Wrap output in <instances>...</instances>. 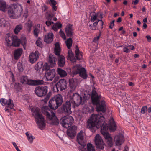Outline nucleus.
<instances>
[{"instance_id": "32", "label": "nucleus", "mask_w": 151, "mask_h": 151, "mask_svg": "<svg viewBox=\"0 0 151 151\" xmlns=\"http://www.w3.org/2000/svg\"><path fill=\"white\" fill-rule=\"evenodd\" d=\"M57 72L61 77H65L67 75V73L65 71L59 68H58Z\"/></svg>"}, {"instance_id": "19", "label": "nucleus", "mask_w": 151, "mask_h": 151, "mask_svg": "<svg viewBox=\"0 0 151 151\" xmlns=\"http://www.w3.org/2000/svg\"><path fill=\"white\" fill-rule=\"evenodd\" d=\"M77 129L76 126H73L69 129H67V134L68 136L72 138H73L76 136Z\"/></svg>"}, {"instance_id": "37", "label": "nucleus", "mask_w": 151, "mask_h": 151, "mask_svg": "<svg viewBox=\"0 0 151 151\" xmlns=\"http://www.w3.org/2000/svg\"><path fill=\"white\" fill-rule=\"evenodd\" d=\"M72 40L71 38L70 37L65 41V43L67 48L68 49L70 48L72 44Z\"/></svg>"}, {"instance_id": "58", "label": "nucleus", "mask_w": 151, "mask_h": 151, "mask_svg": "<svg viewBox=\"0 0 151 151\" xmlns=\"http://www.w3.org/2000/svg\"><path fill=\"white\" fill-rule=\"evenodd\" d=\"M51 4L52 5H55L56 2L55 0H50Z\"/></svg>"}, {"instance_id": "48", "label": "nucleus", "mask_w": 151, "mask_h": 151, "mask_svg": "<svg viewBox=\"0 0 151 151\" xmlns=\"http://www.w3.org/2000/svg\"><path fill=\"white\" fill-rule=\"evenodd\" d=\"M147 109L146 106H143L141 109V112L142 114H144L146 112L147 110Z\"/></svg>"}, {"instance_id": "17", "label": "nucleus", "mask_w": 151, "mask_h": 151, "mask_svg": "<svg viewBox=\"0 0 151 151\" xmlns=\"http://www.w3.org/2000/svg\"><path fill=\"white\" fill-rule=\"evenodd\" d=\"M96 106L97 111H101L104 114L105 112L106 109V106L105 101L104 100H101L99 104ZM101 113V112H99L98 113Z\"/></svg>"}, {"instance_id": "15", "label": "nucleus", "mask_w": 151, "mask_h": 151, "mask_svg": "<svg viewBox=\"0 0 151 151\" xmlns=\"http://www.w3.org/2000/svg\"><path fill=\"white\" fill-rule=\"evenodd\" d=\"M85 133L82 131H81L78 134L77 138L78 143L83 147L85 146L86 145L85 140L84 139Z\"/></svg>"}, {"instance_id": "22", "label": "nucleus", "mask_w": 151, "mask_h": 151, "mask_svg": "<svg viewBox=\"0 0 151 151\" xmlns=\"http://www.w3.org/2000/svg\"><path fill=\"white\" fill-rule=\"evenodd\" d=\"M52 98L59 106L62 104L63 101V99L61 95L58 94Z\"/></svg>"}, {"instance_id": "60", "label": "nucleus", "mask_w": 151, "mask_h": 151, "mask_svg": "<svg viewBox=\"0 0 151 151\" xmlns=\"http://www.w3.org/2000/svg\"><path fill=\"white\" fill-rule=\"evenodd\" d=\"M146 37L147 39L148 42H150L151 41V37L150 36L147 35L146 36Z\"/></svg>"}, {"instance_id": "41", "label": "nucleus", "mask_w": 151, "mask_h": 151, "mask_svg": "<svg viewBox=\"0 0 151 151\" xmlns=\"http://www.w3.org/2000/svg\"><path fill=\"white\" fill-rule=\"evenodd\" d=\"M26 136L27 137V139L30 143H32L33 142V139H35V137L32 134L29 135L27 132L25 134Z\"/></svg>"}, {"instance_id": "9", "label": "nucleus", "mask_w": 151, "mask_h": 151, "mask_svg": "<svg viewBox=\"0 0 151 151\" xmlns=\"http://www.w3.org/2000/svg\"><path fill=\"white\" fill-rule=\"evenodd\" d=\"M74 107L78 106L80 104H83L84 102V99L78 94L75 93L73 95L72 99L71 100Z\"/></svg>"}, {"instance_id": "18", "label": "nucleus", "mask_w": 151, "mask_h": 151, "mask_svg": "<svg viewBox=\"0 0 151 151\" xmlns=\"http://www.w3.org/2000/svg\"><path fill=\"white\" fill-rule=\"evenodd\" d=\"M39 52L37 51H35L34 52H31L29 55V59L30 62L31 63H33L35 62L39 58Z\"/></svg>"}, {"instance_id": "33", "label": "nucleus", "mask_w": 151, "mask_h": 151, "mask_svg": "<svg viewBox=\"0 0 151 151\" xmlns=\"http://www.w3.org/2000/svg\"><path fill=\"white\" fill-rule=\"evenodd\" d=\"M75 54L77 59L80 60L82 58V54L79 50L78 47L76 45V47Z\"/></svg>"}, {"instance_id": "6", "label": "nucleus", "mask_w": 151, "mask_h": 151, "mask_svg": "<svg viewBox=\"0 0 151 151\" xmlns=\"http://www.w3.org/2000/svg\"><path fill=\"white\" fill-rule=\"evenodd\" d=\"M60 49L58 42H56L55 44L54 52L55 54L58 56V64L59 66L63 67L65 64V57L62 55H60Z\"/></svg>"}, {"instance_id": "53", "label": "nucleus", "mask_w": 151, "mask_h": 151, "mask_svg": "<svg viewBox=\"0 0 151 151\" xmlns=\"http://www.w3.org/2000/svg\"><path fill=\"white\" fill-rule=\"evenodd\" d=\"M28 11L27 9H26L23 14V16L25 18H27L28 16Z\"/></svg>"}, {"instance_id": "14", "label": "nucleus", "mask_w": 151, "mask_h": 151, "mask_svg": "<svg viewBox=\"0 0 151 151\" xmlns=\"http://www.w3.org/2000/svg\"><path fill=\"white\" fill-rule=\"evenodd\" d=\"M67 83L66 80L65 79L60 80L56 85L57 91H63L67 88Z\"/></svg>"}, {"instance_id": "62", "label": "nucleus", "mask_w": 151, "mask_h": 151, "mask_svg": "<svg viewBox=\"0 0 151 151\" xmlns=\"http://www.w3.org/2000/svg\"><path fill=\"white\" fill-rule=\"evenodd\" d=\"M147 27V25L145 23H144L143 26V27L144 29H145Z\"/></svg>"}, {"instance_id": "42", "label": "nucleus", "mask_w": 151, "mask_h": 151, "mask_svg": "<svg viewBox=\"0 0 151 151\" xmlns=\"http://www.w3.org/2000/svg\"><path fill=\"white\" fill-rule=\"evenodd\" d=\"M85 149L86 150H86V148ZM87 150L88 151H95L94 147L93 146L92 144L91 143L88 144L87 145Z\"/></svg>"}, {"instance_id": "23", "label": "nucleus", "mask_w": 151, "mask_h": 151, "mask_svg": "<svg viewBox=\"0 0 151 151\" xmlns=\"http://www.w3.org/2000/svg\"><path fill=\"white\" fill-rule=\"evenodd\" d=\"M14 38V36H11L9 34H7L5 40L8 46L12 45V44Z\"/></svg>"}, {"instance_id": "13", "label": "nucleus", "mask_w": 151, "mask_h": 151, "mask_svg": "<svg viewBox=\"0 0 151 151\" xmlns=\"http://www.w3.org/2000/svg\"><path fill=\"white\" fill-rule=\"evenodd\" d=\"M95 143L97 148L103 149L104 148L105 144L103 141L101 137L99 134L95 137Z\"/></svg>"}, {"instance_id": "28", "label": "nucleus", "mask_w": 151, "mask_h": 151, "mask_svg": "<svg viewBox=\"0 0 151 151\" xmlns=\"http://www.w3.org/2000/svg\"><path fill=\"white\" fill-rule=\"evenodd\" d=\"M53 35L52 33H49L46 35L45 37V41L47 43L51 42L53 40Z\"/></svg>"}, {"instance_id": "25", "label": "nucleus", "mask_w": 151, "mask_h": 151, "mask_svg": "<svg viewBox=\"0 0 151 151\" xmlns=\"http://www.w3.org/2000/svg\"><path fill=\"white\" fill-rule=\"evenodd\" d=\"M49 106L51 109H56L59 107L52 98L49 101Z\"/></svg>"}, {"instance_id": "44", "label": "nucleus", "mask_w": 151, "mask_h": 151, "mask_svg": "<svg viewBox=\"0 0 151 151\" xmlns=\"http://www.w3.org/2000/svg\"><path fill=\"white\" fill-rule=\"evenodd\" d=\"M6 21L3 18L0 19V26L1 27H4L5 26Z\"/></svg>"}, {"instance_id": "10", "label": "nucleus", "mask_w": 151, "mask_h": 151, "mask_svg": "<svg viewBox=\"0 0 151 151\" xmlns=\"http://www.w3.org/2000/svg\"><path fill=\"white\" fill-rule=\"evenodd\" d=\"M74 122V119L71 116H64L61 120L60 124L66 128L71 126Z\"/></svg>"}, {"instance_id": "50", "label": "nucleus", "mask_w": 151, "mask_h": 151, "mask_svg": "<svg viewBox=\"0 0 151 151\" xmlns=\"http://www.w3.org/2000/svg\"><path fill=\"white\" fill-rule=\"evenodd\" d=\"M47 26H50L51 24H53V22L51 21L50 20H47L45 22Z\"/></svg>"}, {"instance_id": "34", "label": "nucleus", "mask_w": 151, "mask_h": 151, "mask_svg": "<svg viewBox=\"0 0 151 151\" xmlns=\"http://www.w3.org/2000/svg\"><path fill=\"white\" fill-rule=\"evenodd\" d=\"M20 44V40L17 38L16 36H14L12 45L15 47L19 46Z\"/></svg>"}, {"instance_id": "49", "label": "nucleus", "mask_w": 151, "mask_h": 151, "mask_svg": "<svg viewBox=\"0 0 151 151\" xmlns=\"http://www.w3.org/2000/svg\"><path fill=\"white\" fill-rule=\"evenodd\" d=\"M40 38H39L37 40L36 42V44L37 46L41 47L42 46V43L39 40Z\"/></svg>"}, {"instance_id": "8", "label": "nucleus", "mask_w": 151, "mask_h": 151, "mask_svg": "<svg viewBox=\"0 0 151 151\" xmlns=\"http://www.w3.org/2000/svg\"><path fill=\"white\" fill-rule=\"evenodd\" d=\"M0 101L2 105L7 107V108H5L4 109L6 112L8 113L9 111L10 112L15 111L14 109H13L14 104L13 101L10 99L7 100L2 98L0 99Z\"/></svg>"}, {"instance_id": "43", "label": "nucleus", "mask_w": 151, "mask_h": 151, "mask_svg": "<svg viewBox=\"0 0 151 151\" xmlns=\"http://www.w3.org/2000/svg\"><path fill=\"white\" fill-rule=\"evenodd\" d=\"M17 68L18 69V70L20 72H22L23 71V68L22 64L20 62H18L17 63Z\"/></svg>"}, {"instance_id": "21", "label": "nucleus", "mask_w": 151, "mask_h": 151, "mask_svg": "<svg viewBox=\"0 0 151 151\" xmlns=\"http://www.w3.org/2000/svg\"><path fill=\"white\" fill-rule=\"evenodd\" d=\"M69 86L70 88L73 90H74L78 84L77 80L76 78L70 79L69 81Z\"/></svg>"}, {"instance_id": "1", "label": "nucleus", "mask_w": 151, "mask_h": 151, "mask_svg": "<svg viewBox=\"0 0 151 151\" xmlns=\"http://www.w3.org/2000/svg\"><path fill=\"white\" fill-rule=\"evenodd\" d=\"M105 118L104 115L101 113L97 114H93L87 122V127L93 132H94L96 128L101 126V132L106 139V143L110 147L113 145L112 138L107 131L109 128L112 131H114L116 128V126L113 117H111L109 121L108 126L104 124Z\"/></svg>"}, {"instance_id": "54", "label": "nucleus", "mask_w": 151, "mask_h": 151, "mask_svg": "<svg viewBox=\"0 0 151 151\" xmlns=\"http://www.w3.org/2000/svg\"><path fill=\"white\" fill-rule=\"evenodd\" d=\"M115 22L114 20H113L110 23V25L109 26V28L111 29H112L113 28V27L114 25V22Z\"/></svg>"}, {"instance_id": "27", "label": "nucleus", "mask_w": 151, "mask_h": 151, "mask_svg": "<svg viewBox=\"0 0 151 151\" xmlns=\"http://www.w3.org/2000/svg\"><path fill=\"white\" fill-rule=\"evenodd\" d=\"M0 10L4 12L7 11L6 3L4 0H0Z\"/></svg>"}, {"instance_id": "35", "label": "nucleus", "mask_w": 151, "mask_h": 151, "mask_svg": "<svg viewBox=\"0 0 151 151\" xmlns=\"http://www.w3.org/2000/svg\"><path fill=\"white\" fill-rule=\"evenodd\" d=\"M31 80H28L26 76H23L21 78V82L23 84H27L29 85V83Z\"/></svg>"}, {"instance_id": "46", "label": "nucleus", "mask_w": 151, "mask_h": 151, "mask_svg": "<svg viewBox=\"0 0 151 151\" xmlns=\"http://www.w3.org/2000/svg\"><path fill=\"white\" fill-rule=\"evenodd\" d=\"M53 16L54 15L53 14H47V15H46V19L47 20H51Z\"/></svg>"}, {"instance_id": "63", "label": "nucleus", "mask_w": 151, "mask_h": 151, "mask_svg": "<svg viewBox=\"0 0 151 151\" xmlns=\"http://www.w3.org/2000/svg\"><path fill=\"white\" fill-rule=\"evenodd\" d=\"M12 144L15 147V148H17L18 147L17 146V145H16V143L15 142H13Z\"/></svg>"}, {"instance_id": "11", "label": "nucleus", "mask_w": 151, "mask_h": 151, "mask_svg": "<svg viewBox=\"0 0 151 151\" xmlns=\"http://www.w3.org/2000/svg\"><path fill=\"white\" fill-rule=\"evenodd\" d=\"M101 96L98 94L96 91L93 89L91 93V96L92 102L93 105H97L102 100Z\"/></svg>"}, {"instance_id": "61", "label": "nucleus", "mask_w": 151, "mask_h": 151, "mask_svg": "<svg viewBox=\"0 0 151 151\" xmlns=\"http://www.w3.org/2000/svg\"><path fill=\"white\" fill-rule=\"evenodd\" d=\"M55 5H52V9L55 10L56 11L57 9V6H55Z\"/></svg>"}, {"instance_id": "59", "label": "nucleus", "mask_w": 151, "mask_h": 151, "mask_svg": "<svg viewBox=\"0 0 151 151\" xmlns=\"http://www.w3.org/2000/svg\"><path fill=\"white\" fill-rule=\"evenodd\" d=\"M139 2V0H135L134 1H132V3L134 5H136Z\"/></svg>"}, {"instance_id": "64", "label": "nucleus", "mask_w": 151, "mask_h": 151, "mask_svg": "<svg viewBox=\"0 0 151 151\" xmlns=\"http://www.w3.org/2000/svg\"><path fill=\"white\" fill-rule=\"evenodd\" d=\"M147 111L149 113H150L151 112V106L150 107L148 108Z\"/></svg>"}, {"instance_id": "51", "label": "nucleus", "mask_w": 151, "mask_h": 151, "mask_svg": "<svg viewBox=\"0 0 151 151\" xmlns=\"http://www.w3.org/2000/svg\"><path fill=\"white\" fill-rule=\"evenodd\" d=\"M97 16L96 15H93L91 17V21L92 22H94L96 19Z\"/></svg>"}, {"instance_id": "3", "label": "nucleus", "mask_w": 151, "mask_h": 151, "mask_svg": "<svg viewBox=\"0 0 151 151\" xmlns=\"http://www.w3.org/2000/svg\"><path fill=\"white\" fill-rule=\"evenodd\" d=\"M22 10L20 5L11 4L8 7L7 13L10 18L17 19L20 17Z\"/></svg>"}, {"instance_id": "38", "label": "nucleus", "mask_w": 151, "mask_h": 151, "mask_svg": "<svg viewBox=\"0 0 151 151\" xmlns=\"http://www.w3.org/2000/svg\"><path fill=\"white\" fill-rule=\"evenodd\" d=\"M25 25L27 27V30L29 32H30L32 26V22L30 20H28L26 23Z\"/></svg>"}, {"instance_id": "57", "label": "nucleus", "mask_w": 151, "mask_h": 151, "mask_svg": "<svg viewBox=\"0 0 151 151\" xmlns=\"http://www.w3.org/2000/svg\"><path fill=\"white\" fill-rule=\"evenodd\" d=\"M98 21H100L101 29H102L103 28V25L104 24V22L101 19L98 20Z\"/></svg>"}, {"instance_id": "47", "label": "nucleus", "mask_w": 151, "mask_h": 151, "mask_svg": "<svg viewBox=\"0 0 151 151\" xmlns=\"http://www.w3.org/2000/svg\"><path fill=\"white\" fill-rule=\"evenodd\" d=\"M59 33H60L61 37L64 40L66 39V36L65 33L62 29H60V31Z\"/></svg>"}, {"instance_id": "55", "label": "nucleus", "mask_w": 151, "mask_h": 151, "mask_svg": "<svg viewBox=\"0 0 151 151\" xmlns=\"http://www.w3.org/2000/svg\"><path fill=\"white\" fill-rule=\"evenodd\" d=\"M48 8L47 7L45 4L42 7V12H45Z\"/></svg>"}, {"instance_id": "45", "label": "nucleus", "mask_w": 151, "mask_h": 151, "mask_svg": "<svg viewBox=\"0 0 151 151\" xmlns=\"http://www.w3.org/2000/svg\"><path fill=\"white\" fill-rule=\"evenodd\" d=\"M73 53L72 52V51L69 50L68 53V58L71 60V59L73 58Z\"/></svg>"}, {"instance_id": "52", "label": "nucleus", "mask_w": 151, "mask_h": 151, "mask_svg": "<svg viewBox=\"0 0 151 151\" xmlns=\"http://www.w3.org/2000/svg\"><path fill=\"white\" fill-rule=\"evenodd\" d=\"M91 29L92 30H96V26L93 24H91L89 26Z\"/></svg>"}, {"instance_id": "30", "label": "nucleus", "mask_w": 151, "mask_h": 151, "mask_svg": "<svg viewBox=\"0 0 151 151\" xmlns=\"http://www.w3.org/2000/svg\"><path fill=\"white\" fill-rule=\"evenodd\" d=\"M40 24H38L36 27H35L33 29V33L34 36L35 37H37L38 36L40 32Z\"/></svg>"}, {"instance_id": "24", "label": "nucleus", "mask_w": 151, "mask_h": 151, "mask_svg": "<svg viewBox=\"0 0 151 151\" xmlns=\"http://www.w3.org/2000/svg\"><path fill=\"white\" fill-rule=\"evenodd\" d=\"M65 31L66 35L69 37H72L73 34L72 25L69 24L65 28Z\"/></svg>"}, {"instance_id": "29", "label": "nucleus", "mask_w": 151, "mask_h": 151, "mask_svg": "<svg viewBox=\"0 0 151 151\" xmlns=\"http://www.w3.org/2000/svg\"><path fill=\"white\" fill-rule=\"evenodd\" d=\"M29 83V85H38L43 84L44 81L42 80H31Z\"/></svg>"}, {"instance_id": "16", "label": "nucleus", "mask_w": 151, "mask_h": 151, "mask_svg": "<svg viewBox=\"0 0 151 151\" xmlns=\"http://www.w3.org/2000/svg\"><path fill=\"white\" fill-rule=\"evenodd\" d=\"M63 112L66 114H70L71 112V102L70 101H66L65 103L61 108Z\"/></svg>"}, {"instance_id": "39", "label": "nucleus", "mask_w": 151, "mask_h": 151, "mask_svg": "<svg viewBox=\"0 0 151 151\" xmlns=\"http://www.w3.org/2000/svg\"><path fill=\"white\" fill-rule=\"evenodd\" d=\"M22 25L21 24H19L17 25L14 30V32L16 34H17L22 29Z\"/></svg>"}, {"instance_id": "36", "label": "nucleus", "mask_w": 151, "mask_h": 151, "mask_svg": "<svg viewBox=\"0 0 151 151\" xmlns=\"http://www.w3.org/2000/svg\"><path fill=\"white\" fill-rule=\"evenodd\" d=\"M62 24L60 23H56L52 27V29L55 31H56L59 28L61 27Z\"/></svg>"}, {"instance_id": "2", "label": "nucleus", "mask_w": 151, "mask_h": 151, "mask_svg": "<svg viewBox=\"0 0 151 151\" xmlns=\"http://www.w3.org/2000/svg\"><path fill=\"white\" fill-rule=\"evenodd\" d=\"M42 65V62H38L35 66V69L37 72L40 73H42L44 70H45V77L47 81H52L54 78L55 75V71L54 69H49V67L47 63H45L43 68Z\"/></svg>"}, {"instance_id": "31", "label": "nucleus", "mask_w": 151, "mask_h": 151, "mask_svg": "<svg viewBox=\"0 0 151 151\" xmlns=\"http://www.w3.org/2000/svg\"><path fill=\"white\" fill-rule=\"evenodd\" d=\"M22 50L21 48H19L15 50L14 52V58L17 59L19 58L22 53Z\"/></svg>"}, {"instance_id": "12", "label": "nucleus", "mask_w": 151, "mask_h": 151, "mask_svg": "<svg viewBox=\"0 0 151 151\" xmlns=\"http://www.w3.org/2000/svg\"><path fill=\"white\" fill-rule=\"evenodd\" d=\"M35 91L36 94L39 97L45 96L47 93L48 87L47 86L37 87L35 88Z\"/></svg>"}, {"instance_id": "5", "label": "nucleus", "mask_w": 151, "mask_h": 151, "mask_svg": "<svg viewBox=\"0 0 151 151\" xmlns=\"http://www.w3.org/2000/svg\"><path fill=\"white\" fill-rule=\"evenodd\" d=\"M42 111L47 117L50 120L51 124L55 125H58L59 120L55 116V113L50 111L48 106H43L42 108Z\"/></svg>"}, {"instance_id": "7", "label": "nucleus", "mask_w": 151, "mask_h": 151, "mask_svg": "<svg viewBox=\"0 0 151 151\" xmlns=\"http://www.w3.org/2000/svg\"><path fill=\"white\" fill-rule=\"evenodd\" d=\"M73 74L74 75L79 74L80 76L84 79H86L87 76L85 69L80 64H77L73 66Z\"/></svg>"}, {"instance_id": "40", "label": "nucleus", "mask_w": 151, "mask_h": 151, "mask_svg": "<svg viewBox=\"0 0 151 151\" xmlns=\"http://www.w3.org/2000/svg\"><path fill=\"white\" fill-rule=\"evenodd\" d=\"M12 87L18 91H20L21 89L20 84L19 83H15L12 84Z\"/></svg>"}, {"instance_id": "4", "label": "nucleus", "mask_w": 151, "mask_h": 151, "mask_svg": "<svg viewBox=\"0 0 151 151\" xmlns=\"http://www.w3.org/2000/svg\"><path fill=\"white\" fill-rule=\"evenodd\" d=\"M33 115L35 116L36 122L38 127L41 129H44L45 126L43 117L40 113V109L37 107L32 109Z\"/></svg>"}, {"instance_id": "56", "label": "nucleus", "mask_w": 151, "mask_h": 151, "mask_svg": "<svg viewBox=\"0 0 151 151\" xmlns=\"http://www.w3.org/2000/svg\"><path fill=\"white\" fill-rule=\"evenodd\" d=\"M123 51L124 52H126V53H128L129 52V49L127 47H124L123 48Z\"/></svg>"}, {"instance_id": "26", "label": "nucleus", "mask_w": 151, "mask_h": 151, "mask_svg": "<svg viewBox=\"0 0 151 151\" xmlns=\"http://www.w3.org/2000/svg\"><path fill=\"white\" fill-rule=\"evenodd\" d=\"M49 62L50 63V66L53 67L56 64L55 61L56 58L52 54H50L49 55Z\"/></svg>"}, {"instance_id": "20", "label": "nucleus", "mask_w": 151, "mask_h": 151, "mask_svg": "<svg viewBox=\"0 0 151 151\" xmlns=\"http://www.w3.org/2000/svg\"><path fill=\"white\" fill-rule=\"evenodd\" d=\"M114 141L116 146L120 145L124 141L123 135L121 134H119L118 135L115 136L114 138Z\"/></svg>"}]
</instances>
